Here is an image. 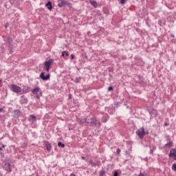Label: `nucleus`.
Segmentation results:
<instances>
[{"mask_svg": "<svg viewBox=\"0 0 176 176\" xmlns=\"http://www.w3.org/2000/svg\"><path fill=\"white\" fill-rule=\"evenodd\" d=\"M0 155L1 157V166L8 173H12V168H13V162L10 161L9 157H3V152H2V148L0 147Z\"/></svg>", "mask_w": 176, "mask_h": 176, "instance_id": "f257e3e1", "label": "nucleus"}, {"mask_svg": "<svg viewBox=\"0 0 176 176\" xmlns=\"http://www.w3.org/2000/svg\"><path fill=\"white\" fill-rule=\"evenodd\" d=\"M85 122L86 123H91L92 126H95L96 127H100L101 126V122L98 121L94 116H91L90 118L89 117H87L85 120Z\"/></svg>", "mask_w": 176, "mask_h": 176, "instance_id": "f03ea898", "label": "nucleus"}, {"mask_svg": "<svg viewBox=\"0 0 176 176\" xmlns=\"http://www.w3.org/2000/svg\"><path fill=\"white\" fill-rule=\"evenodd\" d=\"M53 63H54V60L53 59H49L44 63V69L45 71H47V72H49L50 66L53 64Z\"/></svg>", "mask_w": 176, "mask_h": 176, "instance_id": "7ed1b4c3", "label": "nucleus"}, {"mask_svg": "<svg viewBox=\"0 0 176 176\" xmlns=\"http://www.w3.org/2000/svg\"><path fill=\"white\" fill-rule=\"evenodd\" d=\"M136 134L138 135L139 138H144L145 136V130L144 129V127L136 131Z\"/></svg>", "mask_w": 176, "mask_h": 176, "instance_id": "20e7f679", "label": "nucleus"}, {"mask_svg": "<svg viewBox=\"0 0 176 176\" xmlns=\"http://www.w3.org/2000/svg\"><path fill=\"white\" fill-rule=\"evenodd\" d=\"M11 89L12 91H14V93H21V87L16 85H11Z\"/></svg>", "mask_w": 176, "mask_h": 176, "instance_id": "39448f33", "label": "nucleus"}, {"mask_svg": "<svg viewBox=\"0 0 176 176\" xmlns=\"http://www.w3.org/2000/svg\"><path fill=\"white\" fill-rule=\"evenodd\" d=\"M28 120L32 124H34V123L36 122V116L34 115H30Z\"/></svg>", "mask_w": 176, "mask_h": 176, "instance_id": "423d86ee", "label": "nucleus"}, {"mask_svg": "<svg viewBox=\"0 0 176 176\" xmlns=\"http://www.w3.org/2000/svg\"><path fill=\"white\" fill-rule=\"evenodd\" d=\"M3 38L6 43H8V45H12V43L13 42V41L12 40V38H10V36H5Z\"/></svg>", "mask_w": 176, "mask_h": 176, "instance_id": "0eeeda50", "label": "nucleus"}, {"mask_svg": "<svg viewBox=\"0 0 176 176\" xmlns=\"http://www.w3.org/2000/svg\"><path fill=\"white\" fill-rule=\"evenodd\" d=\"M40 78L43 80H48V79H50V74H47L46 76H45V73L42 72L40 74Z\"/></svg>", "mask_w": 176, "mask_h": 176, "instance_id": "6e6552de", "label": "nucleus"}, {"mask_svg": "<svg viewBox=\"0 0 176 176\" xmlns=\"http://www.w3.org/2000/svg\"><path fill=\"white\" fill-rule=\"evenodd\" d=\"M58 8H63V6H65V5H67V2H65L64 0H58Z\"/></svg>", "mask_w": 176, "mask_h": 176, "instance_id": "1a4fd4ad", "label": "nucleus"}, {"mask_svg": "<svg viewBox=\"0 0 176 176\" xmlns=\"http://www.w3.org/2000/svg\"><path fill=\"white\" fill-rule=\"evenodd\" d=\"M28 102V99L25 97V96H22L21 97V104H27Z\"/></svg>", "mask_w": 176, "mask_h": 176, "instance_id": "9d476101", "label": "nucleus"}, {"mask_svg": "<svg viewBox=\"0 0 176 176\" xmlns=\"http://www.w3.org/2000/svg\"><path fill=\"white\" fill-rule=\"evenodd\" d=\"M176 155V149L173 148L170 151V153L168 155L169 157H173V156Z\"/></svg>", "mask_w": 176, "mask_h": 176, "instance_id": "9b49d317", "label": "nucleus"}, {"mask_svg": "<svg viewBox=\"0 0 176 176\" xmlns=\"http://www.w3.org/2000/svg\"><path fill=\"white\" fill-rule=\"evenodd\" d=\"M45 6H47V9L49 10H52L53 9V6L52 5V1H47V3L45 4Z\"/></svg>", "mask_w": 176, "mask_h": 176, "instance_id": "f8f14e48", "label": "nucleus"}, {"mask_svg": "<svg viewBox=\"0 0 176 176\" xmlns=\"http://www.w3.org/2000/svg\"><path fill=\"white\" fill-rule=\"evenodd\" d=\"M108 119H109V117L108 116V115L105 114L103 116L102 121L103 122V123H107V122H108Z\"/></svg>", "mask_w": 176, "mask_h": 176, "instance_id": "ddd939ff", "label": "nucleus"}, {"mask_svg": "<svg viewBox=\"0 0 176 176\" xmlns=\"http://www.w3.org/2000/svg\"><path fill=\"white\" fill-rule=\"evenodd\" d=\"M45 146L48 152H50V151H52V144H50V143H46Z\"/></svg>", "mask_w": 176, "mask_h": 176, "instance_id": "4468645a", "label": "nucleus"}, {"mask_svg": "<svg viewBox=\"0 0 176 176\" xmlns=\"http://www.w3.org/2000/svg\"><path fill=\"white\" fill-rule=\"evenodd\" d=\"M61 56H62V57H64L65 56L66 57H68V56H69V53H68V52H67V51H63V52H62Z\"/></svg>", "mask_w": 176, "mask_h": 176, "instance_id": "2eb2a0df", "label": "nucleus"}, {"mask_svg": "<svg viewBox=\"0 0 176 176\" xmlns=\"http://www.w3.org/2000/svg\"><path fill=\"white\" fill-rule=\"evenodd\" d=\"M38 91L39 87H36L35 89H32V93H33V94H38Z\"/></svg>", "mask_w": 176, "mask_h": 176, "instance_id": "dca6fc26", "label": "nucleus"}, {"mask_svg": "<svg viewBox=\"0 0 176 176\" xmlns=\"http://www.w3.org/2000/svg\"><path fill=\"white\" fill-rule=\"evenodd\" d=\"M89 2L91 3V5H92V6H94V8H96L97 6V1H90Z\"/></svg>", "mask_w": 176, "mask_h": 176, "instance_id": "f3484780", "label": "nucleus"}, {"mask_svg": "<svg viewBox=\"0 0 176 176\" xmlns=\"http://www.w3.org/2000/svg\"><path fill=\"white\" fill-rule=\"evenodd\" d=\"M81 79H82V78H80V77H77V78H76L74 82H75L76 83H80V80H81Z\"/></svg>", "mask_w": 176, "mask_h": 176, "instance_id": "a211bd4d", "label": "nucleus"}, {"mask_svg": "<svg viewBox=\"0 0 176 176\" xmlns=\"http://www.w3.org/2000/svg\"><path fill=\"white\" fill-rule=\"evenodd\" d=\"M58 146H61V148H65V144H63L61 142L58 143Z\"/></svg>", "mask_w": 176, "mask_h": 176, "instance_id": "6ab92c4d", "label": "nucleus"}, {"mask_svg": "<svg viewBox=\"0 0 176 176\" xmlns=\"http://www.w3.org/2000/svg\"><path fill=\"white\" fill-rule=\"evenodd\" d=\"M165 146H169V147L173 146V142H169L168 143H166L165 144Z\"/></svg>", "mask_w": 176, "mask_h": 176, "instance_id": "aec40b11", "label": "nucleus"}, {"mask_svg": "<svg viewBox=\"0 0 176 176\" xmlns=\"http://www.w3.org/2000/svg\"><path fill=\"white\" fill-rule=\"evenodd\" d=\"M172 170H173V171H176V164H173L172 166Z\"/></svg>", "mask_w": 176, "mask_h": 176, "instance_id": "412c9836", "label": "nucleus"}, {"mask_svg": "<svg viewBox=\"0 0 176 176\" xmlns=\"http://www.w3.org/2000/svg\"><path fill=\"white\" fill-rule=\"evenodd\" d=\"M126 2H127V0H120L121 5H124V3H126Z\"/></svg>", "mask_w": 176, "mask_h": 176, "instance_id": "4be33fe9", "label": "nucleus"}, {"mask_svg": "<svg viewBox=\"0 0 176 176\" xmlns=\"http://www.w3.org/2000/svg\"><path fill=\"white\" fill-rule=\"evenodd\" d=\"M91 166L92 167H96L97 166V164H96V163L93 162L92 161H91Z\"/></svg>", "mask_w": 176, "mask_h": 176, "instance_id": "5701e85b", "label": "nucleus"}, {"mask_svg": "<svg viewBox=\"0 0 176 176\" xmlns=\"http://www.w3.org/2000/svg\"><path fill=\"white\" fill-rule=\"evenodd\" d=\"M104 174H105V171H104V170L100 171V176H104Z\"/></svg>", "mask_w": 176, "mask_h": 176, "instance_id": "b1692460", "label": "nucleus"}, {"mask_svg": "<svg viewBox=\"0 0 176 176\" xmlns=\"http://www.w3.org/2000/svg\"><path fill=\"white\" fill-rule=\"evenodd\" d=\"M112 90H113V87H109L108 88V91H112Z\"/></svg>", "mask_w": 176, "mask_h": 176, "instance_id": "393cba45", "label": "nucleus"}, {"mask_svg": "<svg viewBox=\"0 0 176 176\" xmlns=\"http://www.w3.org/2000/svg\"><path fill=\"white\" fill-rule=\"evenodd\" d=\"M120 151H121L120 148H118L117 151H116L117 152V155H120Z\"/></svg>", "mask_w": 176, "mask_h": 176, "instance_id": "a878e982", "label": "nucleus"}, {"mask_svg": "<svg viewBox=\"0 0 176 176\" xmlns=\"http://www.w3.org/2000/svg\"><path fill=\"white\" fill-rule=\"evenodd\" d=\"M113 176H119V173L118 172H114Z\"/></svg>", "mask_w": 176, "mask_h": 176, "instance_id": "bb28decb", "label": "nucleus"}, {"mask_svg": "<svg viewBox=\"0 0 176 176\" xmlns=\"http://www.w3.org/2000/svg\"><path fill=\"white\" fill-rule=\"evenodd\" d=\"M74 57H75V56H74V54H72V55H71L72 60H74Z\"/></svg>", "mask_w": 176, "mask_h": 176, "instance_id": "cd10ccee", "label": "nucleus"}, {"mask_svg": "<svg viewBox=\"0 0 176 176\" xmlns=\"http://www.w3.org/2000/svg\"><path fill=\"white\" fill-rule=\"evenodd\" d=\"M150 153L152 155V153H153V149H151L150 150Z\"/></svg>", "mask_w": 176, "mask_h": 176, "instance_id": "c85d7f7f", "label": "nucleus"}, {"mask_svg": "<svg viewBox=\"0 0 176 176\" xmlns=\"http://www.w3.org/2000/svg\"><path fill=\"white\" fill-rule=\"evenodd\" d=\"M138 176H145V175H144V173H140L138 175Z\"/></svg>", "mask_w": 176, "mask_h": 176, "instance_id": "c756f323", "label": "nucleus"}, {"mask_svg": "<svg viewBox=\"0 0 176 176\" xmlns=\"http://www.w3.org/2000/svg\"><path fill=\"white\" fill-rule=\"evenodd\" d=\"M2 147H3V148H6V144H3V145H2Z\"/></svg>", "mask_w": 176, "mask_h": 176, "instance_id": "7c9ffc66", "label": "nucleus"}, {"mask_svg": "<svg viewBox=\"0 0 176 176\" xmlns=\"http://www.w3.org/2000/svg\"><path fill=\"white\" fill-rule=\"evenodd\" d=\"M172 157H174V160H176V155H173Z\"/></svg>", "mask_w": 176, "mask_h": 176, "instance_id": "2f4dec72", "label": "nucleus"}, {"mask_svg": "<svg viewBox=\"0 0 176 176\" xmlns=\"http://www.w3.org/2000/svg\"><path fill=\"white\" fill-rule=\"evenodd\" d=\"M30 91V89H29V88L28 87V89H27V91H25V93H28Z\"/></svg>", "mask_w": 176, "mask_h": 176, "instance_id": "473e14b6", "label": "nucleus"}, {"mask_svg": "<svg viewBox=\"0 0 176 176\" xmlns=\"http://www.w3.org/2000/svg\"><path fill=\"white\" fill-rule=\"evenodd\" d=\"M36 98L39 99L40 96L38 95H36Z\"/></svg>", "mask_w": 176, "mask_h": 176, "instance_id": "72a5a7b5", "label": "nucleus"}, {"mask_svg": "<svg viewBox=\"0 0 176 176\" xmlns=\"http://www.w3.org/2000/svg\"><path fill=\"white\" fill-rule=\"evenodd\" d=\"M82 160H86V157H82Z\"/></svg>", "mask_w": 176, "mask_h": 176, "instance_id": "f704fd0d", "label": "nucleus"}, {"mask_svg": "<svg viewBox=\"0 0 176 176\" xmlns=\"http://www.w3.org/2000/svg\"><path fill=\"white\" fill-rule=\"evenodd\" d=\"M3 109H0V112H2Z\"/></svg>", "mask_w": 176, "mask_h": 176, "instance_id": "c9c22d12", "label": "nucleus"}, {"mask_svg": "<svg viewBox=\"0 0 176 176\" xmlns=\"http://www.w3.org/2000/svg\"><path fill=\"white\" fill-rule=\"evenodd\" d=\"M69 98H71V95H69Z\"/></svg>", "mask_w": 176, "mask_h": 176, "instance_id": "e433bc0d", "label": "nucleus"}]
</instances>
